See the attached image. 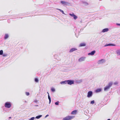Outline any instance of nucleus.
I'll return each mask as SVG.
<instances>
[{
    "label": "nucleus",
    "instance_id": "23",
    "mask_svg": "<svg viewBox=\"0 0 120 120\" xmlns=\"http://www.w3.org/2000/svg\"><path fill=\"white\" fill-rule=\"evenodd\" d=\"M35 81L36 82H38V80L37 78H36L35 79Z\"/></svg>",
    "mask_w": 120,
    "mask_h": 120
},
{
    "label": "nucleus",
    "instance_id": "31",
    "mask_svg": "<svg viewBox=\"0 0 120 120\" xmlns=\"http://www.w3.org/2000/svg\"><path fill=\"white\" fill-rule=\"evenodd\" d=\"M49 116V115H47L46 116H45V117H47V116Z\"/></svg>",
    "mask_w": 120,
    "mask_h": 120
},
{
    "label": "nucleus",
    "instance_id": "32",
    "mask_svg": "<svg viewBox=\"0 0 120 120\" xmlns=\"http://www.w3.org/2000/svg\"><path fill=\"white\" fill-rule=\"evenodd\" d=\"M84 45H80V46H84Z\"/></svg>",
    "mask_w": 120,
    "mask_h": 120
},
{
    "label": "nucleus",
    "instance_id": "10",
    "mask_svg": "<svg viewBox=\"0 0 120 120\" xmlns=\"http://www.w3.org/2000/svg\"><path fill=\"white\" fill-rule=\"evenodd\" d=\"M95 52H96L95 51V50H94L93 51H92L91 52L88 53V55H94V54L95 53Z\"/></svg>",
    "mask_w": 120,
    "mask_h": 120
},
{
    "label": "nucleus",
    "instance_id": "22",
    "mask_svg": "<svg viewBox=\"0 0 120 120\" xmlns=\"http://www.w3.org/2000/svg\"><path fill=\"white\" fill-rule=\"evenodd\" d=\"M3 53V51L2 50L0 51V55H2Z\"/></svg>",
    "mask_w": 120,
    "mask_h": 120
},
{
    "label": "nucleus",
    "instance_id": "15",
    "mask_svg": "<svg viewBox=\"0 0 120 120\" xmlns=\"http://www.w3.org/2000/svg\"><path fill=\"white\" fill-rule=\"evenodd\" d=\"M101 89H97L96 90V93L100 92L101 91Z\"/></svg>",
    "mask_w": 120,
    "mask_h": 120
},
{
    "label": "nucleus",
    "instance_id": "24",
    "mask_svg": "<svg viewBox=\"0 0 120 120\" xmlns=\"http://www.w3.org/2000/svg\"><path fill=\"white\" fill-rule=\"evenodd\" d=\"M59 101H57L55 103V104L56 105H59Z\"/></svg>",
    "mask_w": 120,
    "mask_h": 120
},
{
    "label": "nucleus",
    "instance_id": "21",
    "mask_svg": "<svg viewBox=\"0 0 120 120\" xmlns=\"http://www.w3.org/2000/svg\"><path fill=\"white\" fill-rule=\"evenodd\" d=\"M42 116L41 115H39L38 116H36V118L37 119H39Z\"/></svg>",
    "mask_w": 120,
    "mask_h": 120
},
{
    "label": "nucleus",
    "instance_id": "7",
    "mask_svg": "<svg viewBox=\"0 0 120 120\" xmlns=\"http://www.w3.org/2000/svg\"><path fill=\"white\" fill-rule=\"evenodd\" d=\"M92 92L91 91H89L88 93L87 97H90L92 96Z\"/></svg>",
    "mask_w": 120,
    "mask_h": 120
},
{
    "label": "nucleus",
    "instance_id": "14",
    "mask_svg": "<svg viewBox=\"0 0 120 120\" xmlns=\"http://www.w3.org/2000/svg\"><path fill=\"white\" fill-rule=\"evenodd\" d=\"M77 112L76 110H75L72 111L71 112V114H76Z\"/></svg>",
    "mask_w": 120,
    "mask_h": 120
},
{
    "label": "nucleus",
    "instance_id": "4",
    "mask_svg": "<svg viewBox=\"0 0 120 120\" xmlns=\"http://www.w3.org/2000/svg\"><path fill=\"white\" fill-rule=\"evenodd\" d=\"M11 103L10 102H6L5 105V106L8 108H10L11 106Z\"/></svg>",
    "mask_w": 120,
    "mask_h": 120
},
{
    "label": "nucleus",
    "instance_id": "6",
    "mask_svg": "<svg viewBox=\"0 0 120 120\" xmlns=\"http://www.w3.org/2000/svg\"><path fill=\"white\" fill-rule=\"evenodd\" d=\"M67 83L68 84L70 85H71V84L74 83V81L71 80H67Z\"/></svg>",
    "mask_w": 120,
    "mask_h": 120
},
{
    "label": "nucleus",
    "instance_id": "35",
    "mask_svg": "<svg viewBox=\"0 0 120 120\" xmlns=\"http://www.w3.org/2000/svg\"><path fill=\"white\" fill-rule=\"evenodd\" d=\"M108 45H105V46H108Z\"/></svg>",
    "mask_w": 120,
    "mask_h": 120
},
{
    "label": "nucleus",
    "instance_id": "20",
    "mask_svg": "<svg viewBox=\"0 0 120 120\" xmlns=\"http://www.w3.org/2000/svg\"><path fill=\"white\" fill-rule=\"evenodd\" d=\"M86 44L85 42H82L79 45H86Z\"/></svg>",
    "mask_w": 120,
    "mask_h": 120
},
{
    "label": "nucleus",
    "instance_id": "5",
    "mask_svg": "<svg viewBox=\"0 0 120 120\" xmlns=\"http://www.w3.org/2000/svg\"><path fill=\"white\" fill-rule=\"evenodd\" d=\"M69 15L73 17V18L75 20L76 19L78 18L73 13L72 14L70 13Z\"/></svg>",
    "mask_w": 120,
    "mask_h": 120
},
{
    "label": "nucleus",
    "instance_id": "33",
    "mask_svg": "<svg viewBox=\"0 0 120 120\" xmlns=\"http://www.w3.org/2000/svg\"><path fill=\"white\" fill-rule=\"evenodd\" d=\"M11 118V117H9V118H10H10Z\"/></svg>",
    "mask_w": 120,
    "mask_h": 120
},
{
    "label": "nucleus",
    "instance_id": "8",
    "mask_svg": "<svg viewBox=\"0 0 120 120\" xmlns=\"http://www.w3.org/2000/svg\"><path fill=\"white\" fill-rule=\"evenodd\" d=\"M105 60L104 59H102L99 60L98 61V64H100L104 62Z\"/></svg>",
    "mask_w": 120,
    "mask_h": 120
},
{
    "label": "nucleus",
    "instance_id": "9",
    "mask_svg": "<svg viewBox=\"0 0 120 120\" xmlns=\"http://www.w3.org/2000/svg\"><path fill=\"white\" fill-rule=\"evenodd\" d=\"M85 59V57H82L79 59V60L80 62L84 60Z\"/></svg>",
    "mask_w": 120,
    "mask_h": 120
},
{
    "label": "nucleus",
    "instance_id": "13",
    "mask_svg": "<svg viewBox=\"0 0 120 120\" xmlns=\"http://www.w3.org/2000/svg\"><path fill=\"white\" fill-rule=\"evenodd\" d=\"M77 50V49L76 48H72L71 49L70 51V52H73Z\"/></svg>",
    "mask_w": 120,
    "mask_h": 120
},
{
    "label": "nucleus",
    "instance_id": "3",
    "mask_svg": "<svg viewBox=\"0 0 120 120\" xmlns=\"http://www.w3.org/2000/svg\"><path fill=\"white\" fill-rule=\"evenodd\" d=\"M60 3L62 5L64 6H65L70 4L68 2L64 1H61Z\"/></svg>",
    "mask_w": 120,
    "mask_h": 120
},
{
    "label": "nucleus",
    "instance_id": "27",
    "mask_svg": "<svg viewBox=\"0 0 120 120\" xmlns=\"http://www.w3.org/2000/svg\"><path fill=\"white\" fill-rule=\"evenodd\" d=\"M26 95L27 96H28L30 94L28 92H26Z\"/></svg>",
    "mask_w": 120,
    "mask_h": 120
},
{
    "label": "nucleus",
    "instance_id": "34",
    "mask_svg": "<svg viewBox=\"0 0 120 120\" xmlns=\"http://www.w3.org/2000/svg\"><path fill=\"white\" fill-rule=\"evenodd\" d=\"M107 120H110V119H109Z\"/></svg>",
    "mask_w": 120,
    "mask_h": 120
},
{
    "label": "nucleus",
    "instance_id": "29",
    "mask_svg": "<svg viewBox=\"0 0 120 120\" xmlns=\"http://www.w3.org/2000/svg\"><path fill=\"white\" fill-rule=\"evenodd\" d=\"M105 45H114V44H106Z\"/></svg>",
    "mask_w": 120,
    "mask_h": 120
},
{
    "label": "nucleus",
    "instance_id": "12",
    "mask_svg": "<svg viewBox=\"0 0 120 120\" xmlns=\"http://www.w3.org/2000/svg\"><path fill=\"white\" fill-rule=\"evenodd\" d=\"M82 3L85 6H87L89 5V4L87 2L83 1L82 2Z\"/></svg>",
    "mask_w": 120,
    "mask_h": 120
},
{
    "label": "nucleus",
    "instance_id": "28",
    "mask_svg": "<svg viewBox=\"0 0 120 120\" xmlns=\"http://www.w3.org/2000/svg\"><path fill=\"white\" fill-rule=\"evenodd\" d=\"M34 117H32L29 120H34Z\"/></svg>",
    "mask_w": 120,
    "mask_h": 120
},
{
    "label": "nucleus",
    "instance_id": "18",
    "mask_svg": "<svg viewBox=\"0 0 120 120\" xmlns=\"http://www.w3.org/2000/svg\"><path fill=\"white\" fill-rule=\"evenodd\" d=\"M47 93H48V99L49 100V103H50V102H51V98L50 97V96H49V93H48V92H47Z\"/></svg>",
    "mask_w": 120,
    "mask_h": 120
},
{
    "label": "nucleus",
    "instance_id": "1",
    "mask_svg": "<svg viewBox=\"0 0 120 120\" xmlns=\"http://www.w3.org/2000/svg\"><path fill=\"white\" fill-rule=\"evenodd\" d=\"M112 83L110 82L109 83L108 85V86H106L104 88V90L105 91H107L109 89L110 87L112 86Z\"/></svg>",
    "mask_w": 120,
    "mask_h": 120
},
{
    "label": "nucleus",
    "instance_id": "19",
    "mask_svg": "<svg viewBox=\"0 0 120 120\" xmlns=\"http://www.w3.org/2000/svg\"><path fill=\"white\" fill-rule=\"evenodd\" d=\"M67 83V81H62L60 82L61 84H66Z\"/></svg>",
    "mask_w": 120,
    "mask_h": 120
},
{
    "label": "nucleus",
    "instance_id": "25",
    "mask_svg": "<svg viewBox=\"0 0 120 120\" xmlns=\"http://www.w3.org/2000/svg\"><path fill=\"white\" fill-rule=\"evenodd\" d=\"M51 90L52 92H54L55 91V89L53 88H52L51 89Z\"/></svg>",
    "mask_w": 120,
    "mask_h": 120
},
{
    "label": "nucleus",
    "instance_id": "17",
    "mask_svg": "<svg viewBox=\"0 0 120 120\" xmlns=\"http://www.w3.org/2000/svg\"><path fill=\"white\" fill-rule=\"evenodd\" d=\"M8 37V34H6L5 35L4 38L5 39H7Z\"/></svg>",
    "mask_w": 120,
    "mask_h": 120
},
{
    "label": "nucleus",
    "instance_id": "26",
    "mask_svg": "<svg viewBox=\"0 0 120 120\" xmlns=\"http://www.w3.org/2000/svg\"><path fill=\"white\" fill-rule=\"evenodd\" d=\"M94 103V100L90 102V104H93Z\"/></svg>",
    "mask_w": 120,
    "mask_h": 120
},
{
    "label": "nucleus",
    "instance_id": "2",
    "mask_svg": "<svg viewBox=\"0 0 120 120\" xmlns=\"http://www.w3.org/2000/svg\"><path fill=\"white\" fill-rule=\"evenodd\" d=\"M74 116H68L63 119V120H71L73 119Z\"/></svg>",
    "mask_w": 120,
    "mask_h": 120
},
{
    "label": "nucleus",
    "instance_id": "11",
    "mask_svg": "<svg viewBox=\"0 0 120 120\" xmlns=\"http://www.w3.org/2000/svg\"><path fill=\"white\" fill-rule=\"evenodd\" d=\"M109 29L108 28H106L104 29L103 30L102 32L103 33L105 32L108 31Z\"/></svg>",
    "mask_w": 120,
    "mask_h": 120
},
{
    "label": "nucleus",
    "instance_id": "30",
    "mask_svg": "<svg viewBox=\"0 0 120 120\" xmlns=\"http://www.w3.org/2000/svg\"><path fill=\"white\" fill-rule=\"evenodd\" d=\"M116 25L118 26H120V24L116 23Z\"/></svg>",
    "mask_w": 120,
    "mask_h": 120
},
{
    "label": "nucleus",
    "instance_id": "16",
    "mask_svg": "<svg viewBox=\"0 0 120 120\" xmlns=\"http://www.w3.org/2000/svg\"><path fill=\"white\" fill-rule=\"evenodd\" d=\"M56 9L57 10H59L63 14H65V13H64V11L60 9H58V8H56Z\"/></svg>",
    "mask_w": 120,
    "mask_h": 120
}]
</instances>
